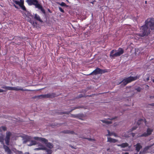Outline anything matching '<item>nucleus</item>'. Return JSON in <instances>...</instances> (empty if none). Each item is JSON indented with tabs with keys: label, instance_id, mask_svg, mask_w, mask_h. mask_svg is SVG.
<instances>
[{
	"label": "nucleus",
	"instance_id": "obj_1",
	"mask_svg": "<svg viewBox=\"0 0 154 154\" xmlns=\"http://www.w3.org/2000/svg\"><path fill=\"white\" fill-rule=\"evenodd\" d=\"M154 29V19L148 18L145 21V24L141 26L140 33L137 34V36L143 37L147 35L150 33L151 30Z\"/></svg>",
	"mask_w": 154,
	"mask_h": 154
},
{
	"label": "nucleus",
	"instance_id": "obj_2",
	"mask_svg": "<svg viewBox=\"0 0 154 154\" xmlns=\"http://www.w3.org/2000/svg\"><path fill=\"white\" fill-rule=\"evenodd\" d=\"M124 50L122 48H119L118 50H112L110 52L109 56L111 58L120 56L124 53Z\"/></svg>",
	"mask_w": 154,
	"mask_h": 154
},
{
	"label": "nucleus",
	"instance_id": "obj_3",
	"mask_svg": "<svg viewBox=\"0 0 154 154\" xmlns=\"http://www.w3.org/2000/svg\"><path fill=\"white\" fill-rule=\"evenodd\" d=\"M139 77V76H137L134 77L132 76L128 77L124 79L119 83V84H121L122 85H123L124 86H125L128 83L138 79Z\"/></svg>",
	"mask_w": 154,
	"mask_h": 154
},
{
	"label": "nucleus",
	"instance_id": "obj_4",
	"mask_svg": "<svg viewBox=\"0 0 154 154\" xmlns=\"http://www.w3.org/2000/svg\"><path fill=\"white\" fill-rule=\"evenodd\" d=\"M56 96L55 93H48L45 94H42L40 95L35 96L33 98H37L39 99L44 98H53Z\"/></svg>",
	"mask_w": 154,
	"mask_h": 154
},
{
	"label": "nucleus",
	"instance_id": "obj_5",
	"mask_svg": "<svg viewBox=\"0 0 154 154\" xmlns=\"http://www.w3.org/2000/svg\"><path fill=\"white\" fill-rule=\"evenodd\" d=\"M2 88L5 89L6 91V90H14V91H31V90L26 89H23V88L20 87H10L9 86H3L2 87Z\"/></svg>",
	"mask_w": 154,
	"mask_h": 154
},
{
	"label": "nucleus",
	"instance_id": "obj_6",
	"mask_svg": "<svg viewBox=\"0 0 154 154\" xmlns=\"http://www.w3.org/2000/svg\"><path fill=\"white\" fill-rule=\"evenodd\" d=\"M106 70H103L100 69L99 68H97L94 70L89 75H96L98 74H102L103 73L107 72Z\"/></svg>",
	"mask_w": 154,
	"mask_h": 154
},
{
	"label": "nucleus",
	"instance_id": "obj_7",
	"mask_svg": "<svg viewBox=\"0 0 154 154\" xmlns=\"http://www.w3.org/2000/svg\"><path fill=\"white\" fill-rule=\"evenodd\" d=\"M12 136V133L10 132H7L6 134V136L5 139V143L7 145H9L10 141V138Z\"/></svg>",
	"mask_w": 154,
	"mask_h": 154
},
{
	"label": "nucleus",
	"instance_id": "obj_8",
	"mask_svg": "<svg viewBox=\"0 0 154 154\" xmlns=\"http://www.w3.org/2000/svg\"><path fill=\"white\" fill-rule=\"evenodd\" d=\"M154 145V143H153L152 144L149 146H147L146 147H145L143 149V150H141L140 152V154H145L146 153L148 152V150L152 146H153Z\"/></svg>",
	"mask_w": 154,
	"mask_h": 154
},
{
	"label": "nucleus",
	"instance_id": "obj_9",
	"mask_svg": "<svg viewBox=\"0 0 154 154\" xmlns=\"http://www.w3.org/2000/svg\"><path fill=\"white\" fill-rule=\"evenodd\" d=\"M153 130L150 128H148L146 132H145L143 134H142L141 136V137H147L149 135H150L152 132Z\"/></svg>",
	"mask_w": 154,
	"mask_h": 154
},
{
	"label": "nucleus",
	"instance_id": "obj_10",
	"mask_svg": "<svg viewBox=\"0 0 154 154\" xmlns=\"http://www.w3.org/2000/svg\"><path fill=\"white\" fill-rule=\"evenodd\" d=\"M34 139L35 140H38L43 142L44 143H46L47 142H48V140L42 137H34Z\"/></svg>",
	"mask_w": 154,
	"mask_h": 154
},
{
	"label": "nucleus",
	"instance_id": "obj_11",
	"mask_svg": "<svg viewBox=\"0 0 154 154\" xmlns=\"http://www.w3.org/2000/svg\"><path fill=\"white\" fill-rule=\"evenodd\" d=\"M134 146L135 147L136 150L137 152H139L140 149L142 148V146L141 145L140 143H138L134 145Z\"/></svg>",
	"mask_w": 154,
	"mask_h": 154
},
{
	"label": "nucleus",
	"instance_id": "obj_12",
	"mask_svg": "<svg viewBox=\"0 0 154 154\" xmlns=\"http://www.w3.org/2000/svg\"><path fill=\"white\" fill-rule=\"evenodd\" d=\"M3 147L5 149V151L6 152H7L8 154H10L12 152L8 146L5 145L4 144L3 145Z\"/></svg>",
	"mask_w": 154,
	"mask_h": 154
},
{
	"label": "nucleus",
	"instance_id": "obj_13",
	"mask_svg": "<svg viewBox=\"0 0 154 154\" xmlns=\"http://www.w3.org/2000/svg\"><path fill=\"white\" fill-rule=\"evenodd\" d=\"M62 133L66 134H75L73 131H70L69 130H66L62 131Z\"/></svg>",
	"mask_w": 154,
	"mask_h": 154
},
{
	"label": "nucleus",
	"instance_id": "obj_14",
	"mask_svg": "<svg viewBox=\"0 0 154 154\" xmlns=\"http://www.w3.org/2000/svg\"><path fill=\"white\" fill-rule=\"evenodd\" d=\"M108 134L106 135L107 136H110L112 135H114L115 137H117L118 136L114 132H110L109 130H107Z\"/></svg>",
	"mask_w": 154,
	"mask_h": 154
},
{
	"label": "nucleus",
	"instance_id": "obj_15",
	"mask_svg": "<svg viewBox=\"0 0 154 154\" xmlns=\"http://www.w3.org/2000/svg\"><path fill=\"white\" fill-rule=\"evenodd\" d=\"M30 137L28 136H26L23 139V143H26L28 141H29L30 140Z\"/></svg>",
	"mask_w": 154,
	"mask_h": 154
},
{
	"label": "nucleus",
	"instance_id": "obj_16",
	"mask_svg": "<svg viewBox=\"0 0 154 154\" xmlns=\"http://www.w3.org/2000/svg\"><path fill=\"white\" fill-rule=\"evenodd\" d=\"M117 141V140L112 138L111 137H108L107 138V141L111 143H115Z\"/></svg>",
	"mask_w": 154,
	"mask_h": 154
},
{
	"label": "nucleus",
	"instance_id": "obj_17",
	"mask_svg": "<svg viewBox=\"0 0 154 154\" xmlns=\"http://www.w3.org/2000/svg\"><path fill=\"white\" fill-rule=\"evenodd\" d=\"M4 135L2 134H1V135H0V142L3 145H4Z\"/></svg>",
	"mask_w": 154,
	"mask_h": 154
},
{
	"label": "nucleus",
	"instance_id": "obj_18",
	"mask_svg": "<svg viewBox=\"0 0 154 154\" xmlns=\"http://www.w3.org/2000/svg\"><path fill=\"white\" fill-rule=\"evenodd\" d=\"M39 146H40V147H38L37 148H35L34 149V150H43L44 149V146L42 145L41 144H40L39 145Z\"/></svg>",
	"mask_w": 154,
	"mask_h": 154
},
{
	"label": "nucleus",
	"instance_id": "obj_19",
	"mask_svg": "<svg viewBox=\"0 0 154 154\" xmlns=\"http://www.w3.org/2000/svg\"><path fill=\"white\" fill-rule=\"evenodd\" d=\"M46 145V146L50 149H51L54 146L53 144L50 143H48L47 142L46 143H45Z\"/></svg>",
	"mask_w": 154,
	"mask_h": 154
},
{
	"label": "nucleus",
	"instance_id": "obj_20",
	"mask_svg": "<svg viewBox=\"0 0 154 154\" xmlns=\"http://www.w3.org/2000/svg\"><path fill=\"white\" fill-rule=\"evenodd\" d=\"M129 90L130 92L131 93V94L130 95V96H133L134 95V91L132 90L131 89H130L129 88H127L126 89V91L127 93H128V90Z\"/></svg>",
	"mask_w": 154,
	"mask_h": 154
},
{
	"label": "nucleus",
	"instance_id": "obj_21",
	"mask_svg": "<svg viewBox=\"0 0 154 154\" xmlns=\"http://www.w3.org/2000/svg\"><path fill=\"white\" fill-rule=\"evenodd\" d=\"M128 146V144L127 143H123L118 145V146H120L122 148H125V147H127Z\"/></svg>",
	"mask_w": 154,
	"mask_h": 154
},
{
	"label": "nucleus",
	"instance_id": "obj_22",
	"mask_svg": "<svg viewBox=\"0 0 154 154\" xmlns=\"http://www.w3.org/2000/svg\"><path fill=\"white\" fill-rule=\"evenodd\" d=\"M33 5H35V7L36 8H38L40 9L42 6L38 3V2H37L34 3L33 4Z\"/></svg>",
	"mask_w": 154,
	"mask_h": 154
},
{
	"label": "nucleus",
	"instance_id": "obj_23",
	"mask_svg": "<svg viewBox=\"0 0 154 154\" xmlns=\"http://www.w3.org/2000/svg\"><path fill=\"white\" fill-rule=\"evenodd\" d=\"M34 18L37 20L41 22H42V21L41 20L39 16L37 14H35L34 17Z\"/></svg>",
	"mask_w": 154,
	"mask_h": 154
},
{
	"label": "nucleus",
	"instance_id": "obj_24",
	"mask_svg": "<svg viewBox=\"0 0 154 154\" xmlns=\"http://www.w3.org/2000/svg\"><path fill=\"white\" fill-rule=\"evenodd\" d=\"M31 142L32 144H28V146H30L32 145H35L38 144L36 141L34 140H31Z\"/></svg>",
	"mask_w": 154,
	"mask_h": 154
},
{
	"label": "nucleus",
	"instance_id": "obj_25",
	"mask_svg": "<svg viewBox=\"0 0 154 154\" xmlns=\"http://www.w3.org/2000/svg\"><path fill=\"white\" fill-rule=\"evenodd\" d=\"M44 149L43 150H45L49 154H51L52 153V150L50 149H49L46 148L45 146H44Z\"/></svg>",
	"mask_w": 154,
	"mask_h": 154
},
{
	"label": "nucleus",
	"instance_id": "obj_26",
	"mask_svg": "<svg viewBox=\"0 0 154 154\" xmlns=\"http://www.w3.org/2000/svg\"><path fill=\"white\" fill-rule=\"evenodd\" d=\"M100 121L102 122L103 123H105L106 124H111L112 123V122L111 121H106L104 120H101Z\"/></svg>",
	"mask_w": 154,
	"mask_h": 154
},
{
	"label": "nucleus",
	"instance_id": "obj_27",
	"mask_svg": "<svg viewBox=\"0 0 154 154\" xmlns=\"http://www.w3.org/2000/svg\"><path fill=\"white\" fill-rule=\"evenodd\" d=\"M84 115L82 114H79L77 115V118L79 119H82L81 118L83 117H84Z\"/></svg>",
	"mask_w": 154,
	"mask_h": 154
},
{
	"label": "nucleus",
	"instance_id": "obj_28",
	"mask_svg": "<svg viewBox=\"0 0 154 154\" xmlns=\"http://www.w3.org/2000/svg\"><path fill=\"white\" fill-rule=\"evenodd\" d=\"M73 110V109H72L69 112H59L58 113V114H60V115H62V114H69V113L71 112H72V111Z\"/></svg>",
	"mask_w": 154,
	"mask_h": 154
},
{
	"label": "nucleus",
	"instance_id": "obj_29",
	"mask_svg": "<svg viewBox=\"0 0 154 154\" xmlns=\"http://www.w3.org/2000/svg\"><path fill=\"white\" fill-rule=\"evenodd\" d=\"M26 2L28 4L30 5H33V4L34 3H33L32 0H27Z\"/></svg>",
	"mask_w": 154,
	"mask_h": 154
},
{
	"label": "nucleus",
	"instance_id": "obj_30",
	"mask_svg": "<svg viewBox=\"0 0 154 154\" xmlns=\"http://www.w3.org/2000/svg\"><path fill=\"white\" fill-rule=\"evenodd\" d=\"M23 10L26 11V8L23 5V3L21 4L20 6Z\"/></svg>",
	"mask_w": 154,
	"mask_h": 154
},
{
	"label": "nucleus",
	"instance_id": "obj_31",
	"mask_svg": "<svg viewBox=\"0 0 154 154\" xmlns=\"http://www.w3.org/2000/svg\"><path fill=\"white\" fill-rule=\"evenodd\" d=\"M58 3L62 6H66V7L68 6V5H67L66 4L63 2H62L61 3Z\"/></svg>",
	"mask_w": 154,
	"mask_h": 154
},
{
	"label": "nucleus",
	"instance_id": "obj_32",
	"mask_svg": "<svg viewBox=\"0 0 154 154\" xmlns=\"http://www.w3.org/2000/svg\"><path fill=\"white\" fill-rule=\"evenodd\" d=\"M14 2L17 5H18L19 6L21 5L22 3H20V2L19 1H16L14 0H13Z\"/></svg>",
	"mask_w": 154,
	"mask_h": 154
},
{
	"label": "nucleus",
	"instance_id": "obj_33",
	"mask_svg": "<svg viewBox=\"0 0 154 154\" xmlns=\"http://www.w3.org/2000/svg\"><path fill=\"white\" fill-rule=\"evenodd\" d=\"M141 121H144V122H145V125H146L147 124V123H146V120L145 119H144V120H143V119H141L138 122H137V124L138 125H139V124H140V122Z\"/></svg>",
	"mask_w": 154,
	"mask_h": 154
},
{
	"label": "nucleus",
	"instance_id": "obj_34",
	"mask_svg": "<svg viewBox=\"0 0 154 154\" xmlns=\"http://www.w3.org/2000/svg\"><path fill=\"white\" fill-rule=\"evenodd\" d=\"M146 77H144V80L145 81H148L149 80V77L148 75H146Z\"/></svg>",
	"mask_w": 154,
	"mask_h": 154
},
{
	"label": "nucleus",
	"instance_id": "obj_35",
	"mask_svg": "<svg viewBox=\"0 0 154 154\" xmlns=\"http://www.w3.org/2000/svg\"><path fill=\"white\" fill-rule=\"evenodd\" d=\"M81 137L82 138H84V139H87V140H88L89 141H94L95 140L94 139H92V138H83L82 137Z\"/></svg>",
	"mask_w": 154,
	"mask_h": 154
},
{
	"label": "nucleus",
	"instance_id": "obj_36",
	"mask_svg": "<svg viewBox=\"0 0 154 154\" xmlns=\"http://www.w3.org/2000/svg\"><path fill=\"white\" fill-rule=\"evenodd\" d=\"M138 92H140L142 90V88L140 87H138L135 89Z\"/></svg>",
	"mask_w": 154,
	"mask_h": 154
},
{
	"label": "nucleus",
	"instance_id": "obj_37",
	"mask_svg": "<svg viewBox=\"0 0 154 154\" xmlns=\"http://www.w3.org/2000/svg\"><path fill=\"white\" fill-rule=\"evenodd\" d=\"M41 11L44 14H45V12L44 9L42 8V7L40 9Z\"/></svg>",
	"mask_w": 154,
	"mask_h": 154
},
{
	"label": "nucleus",
	"instance_id": "obj_38",
	"mask_svg": "<svg viewBox=\"0 0 154 154\" xmlns=\"http://www.w3.org/2000/svg\"><path fill=\"white\" fill-rule=\"evenodd\" d=\"M59 9L60 10V11L61 12H63V13L64 12V10L61 8L60 7H59Z\"/></svg>",
	"mask_w": 154,
	"mask_h": 154
},
{
	"label": "nucleus",
	"instance_id": "obj_39",
	"mask_svg": "<svg viewBox=\"0 0 154 154\" xmlns=\"http://www.w3.org/2000/svg\"><path fill=\"white\" fill-rule=\"evenodd\" d=\"M71 116L74 118H77V115L71 114Z\"/></svg>",
	"mask_w": 154,
	"mask_h": 154
},
{
	"label": "nucleus",
	"instance_id": "obj_40",
	"mask_svg": "<svg viewBox=\"0 0 154 154\" xmlns=\"http://www.w3.org/2000/svg\"><path fill=\"white\" fill-rule=\"evenodd\" d=\"M29 22L33 25L34 24V21L32 20L31 19L29 20Z\"/></svg>",
	"mask_w": 154,
	"mask_h": 154
},
{
	"label": "nucleus",
	"instance_id": "obj_41",
	"mask_svg": "<svg viewBox=\"0 0 154 154\" xmlns=\"http://www.w3.org/2000/svg\"><path fill=\"white\" fill-rule=\"evenodd\" d=\"M84 97L83 95L82 94H80L77 97V98H80L82 97Z\"/></svg>",
	"mask_w": 154,
	"mask_h": 154
},
{
	"label": "nucleus",
	"instance_id": "obj_42",
	"mask_svg": "<svg viewBox=\"0 0 154 154\" xmlns=\"http://www.w3.org/2000/svg\"><path fill=\"white\" fill-rule=\"evenodd\" d=\"M2 129L4 131L6 130V127L3 126L2 127Z\"/></svg>",
	"mask_w": 154,
	"mask_h": 154
},
{
	"label": "nucleus",
	"instance_id": "obj_43",
	"mask_svg": "<svg viewBox=\"0 0 154 154\" xmlns=\"http://www.w3.org/2000/svg\"><path fill=\"white\" fill-rule=\"evenodd\" d=\"M6 90H4L1 89L0 88V93L3 92H6Z\"/></svg>",
	"mask_w": 154,
	"mask_h": 154
},
{
	"label": "nucleus",
	"instance_id": "obj_44",
	"mask_svg": "<svg viewBox=\"0 0 154 154\" xmlns=\"http://www.w3.org/2000/svg\"><path fill=\"white\" fill-rule=\"evenodd\" d=\"M95 95H96V94H92V95H90L87 96H88V97H92L94 96Z\"/></svg>",
	"mask_w": 154,
	"mask_h": 154
},
{
	"label": "nucleus",
	"instance_id": "obj_45",
	"mask_svg": "<svg viewBox=\"0 0 154 154\" xmlns=\"http://www.w3.org/2000/svg\"><path fill=\"white\" fill-rule=\"evenodd\" d=\"M83 108H84L83 106H78L76 107L77 109Z\"/></svg>",
	"mask_w": 154,
	"mask_h": 154
},
{
	"label": "nucleus",
	"instance_id": "obj_46",
	"mask_svg": "<svg viewBox=\"0 0 154 154\" xmlns=\"http://www.w3.org/2000/svg\"><path fill=\"white\" fill-rule=\"evenodd\" d=\"M137 128V127H133L132 128V130H135Z\"/></svg>",
	"mask_w": 154,
	"mask_h": 154
},
{
	"label": "nucleus",
	"instance_id": "obj_47",
	"mask_svg": "<svg viewBox=\"0 0 154 154\" xmlns=\"http://www.w3.org/2000/svg\"><path fill=\"white\" fill-rule=\"evenodd\" d=\"M148 105H150L151 106H154V103H152L151 104H148Z\"/></svg>",
	"mask_w": 154,
	"mask_h": 154
},
{
	"label": "nucleus",
	"instance_id": "obj_48",
	"mask_svg": "<svg viewBox=\"0 0 154 154\" xmlns=\"http://www.w3.org/2000/svg\"><path fill=\"white\" fill-rule=\"evenodd\" d=\"M117 118V117L116 116V117H113V118H111V120H114L115 119Z\"/></svg>",
	"mask_w": 154,
	"mask_h": 154
},
{
	"label": "nucleus",
	"instance_id": "obj_49",
	"mask_svg": "<svg viewBox=\"0 0 154 154\" xmlns=\"http://www.w3.org/2000/svg\"><path fill=\"white\" fill-rule=\"evenodd\" d=\"M13 5L15 7V8H19L18 6H16L15 4H14Z\"/></svg>",
	"mask_w": 154,
	"mask_h": 154
},
{
	"label": "nucleus",
	"instance_id": "obj_50",
	"mask_svg": "<svg viewBox=\"0 0 154 154\" xmlns=\"http://www.w3.org/2000/svg\"><path fill=\"white\" fill-rule=\"evenodd\" d=\"M32 1L33 2V3H35L37 2V0H32Z\"/></svg>",
	"mask_w": 154,
	"mask_h": 154
},
{
	"label": "nucleus",
	"instance_id": "obj_51",
	"mask_svg": "<svg viewBox=\"0 0 154 154\" xmlns=\"http://www.w3.org/2000/svg\"><path fill=\"white\" fill-rule=\"evenodd\" d=\"M20 3H23V0H20Z\"/></svg>",
	"mask_w": 154,
	"mask_h": 154
},
{
	"label": "nucleus",
	"instance_id": "obj_52",
	"mask_svg": "<svg viewBox=\"0 0 154 154\" xmlns=\"http://www.w3.org/2000/svg\"><path fill=\"white\" fill-rule=\"evenodd\" d=\"M135 134L134 133H131V135L133 137H134V136L135 135Z\"/></svg>",
	"mask_w": 154,
	"mask_h": 154
},
{
	"label": "nucleus",
	"instance_id": "obj_53",
	"mask_svg": "<svg viewBox=\"0 0 154 154\" xmlns=\"http://www.w3.org/2000/svg\"><path fill=\"white\" fill-rule=\"evenodd\" d=\"M149 97L150 98H154V96H149Z\"/></svg>",
	"mask_w": 154,
	"mask_h": 154
},
{
	"label": "nucleus",
	"instance_id": "obj_54",
	"mask_svg": "<svg viewBox=\"0 0 154 154\" xmlns=\"http://www.w3.org/2000/svg\"><path fill=\"white\" fill-rule=\"evenodd\" d=\"M72 109H73V110H74V109H77L76 107H73Z\"/></svg>",
	"mask_w": 154,
	"mask_h": 154
},
{
	"label": "nucleus",
	"instance_id": "obj_55",
	"mask_svg": "<svg viewBox=\"0 0 154 154\" xmlns=\"http://www.w3.org/2000/svg\"><path fill=\"white\" fill-rule=\"evenodd\" d=\"M48 10L49 12H50V13H51V11L49 9H48Z\"/></svg>",
	"mask_w": 154,
	"mask_h": 154
},
{
	"label": "nucleus",
	"instance_id": "obj_56",
	"mask_svg": "<svg viewBox=\"0 0 154 154\" xmlns=\"http://www.w3.org/2000/svg\"><path fill=\"white\" fill-rule=\"evenodd\" d=\"M107 119L110 120H111V118H108Z\"/></svg>",
	"mask_w": 154,
	"mask_h": 154
},
{
	"label": "nucleus",
	"instance_id": "obj_57",
	"mask_svg": "<svg viewBox=\"0 0 154 154\" xmlns=\"http://www.w3.org/2000/svg\"><path fill=\"white\" fill-rule=\"evenodd\" d=\"M145 4H146L147 3V1H146L145 2Z\"/></svg>",
	"mask_w": 154,
	"mask_h": 154
},
{
	"label": "nucleus",
	"instance_id": "obj_58",
	"mask_svg": "<svg viewBox=\"0 0 154 154\" xmlns=\"http://www.w3.org/2000/svg\"><path fill=\"white\" fill-rule=\"evenodd\" d=\"M125 154H129L128 153L126 152L125 153Z\"/></svg>",
	"mask_w": 154,
	"mask_h": 154
},
{
	"label": "nucleus",
	"instance_id": "obj_59",
	"mask_svg": "<svg viewBox=\"0 0 154 154\" xmlns=\"http://www.w3.org/2000/svg\"><path fill=\"white\" fill-rule=\"evenodd\" d=\"M152 81L153 82H154V79H153Z\"/></svg>",
	"mask_w": 154,
	"mask_h": 154
},
{
	"label": "nucleus",
	"instance_id": "obj_60",
	"mask_svg": "<svg viewBox=\"0 0 154 154\" xmlns=\"http://www.w3.org/2000/svg\"><path fill=\"white\" fill-rule=\"evenodd\" d=\"M134 154H140V153H135Z\"/></svg>",
	"mask_w": 154,
	"mask_h": 154
},
{
	"label": "nucleus",
	"instance_id": "obj_61",
	"mask_svg": "<svg viewBox=\"0 0 154 154\" xmlns=\"http://www.w3.org/2000/svg\"><path fill=\"white\" fill-rule=\"evenodd\" d=\"M32 144V143H31V142H30V144Z\"/></svg>",
	"mask_w": 154,
	"mask_h": 154
}]
</instances>
